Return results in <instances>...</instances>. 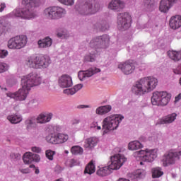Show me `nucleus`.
<instances>
[{
  "mask_svg": "<svg viewBox=\"0 0 181 181\" xmlns=\"http://www.w3.org/2000/svg\"><path fill=\"white\" fill-rule=\"evenodd\" d=\"M21 173L23 174H28L30 173V170L29 168H21L20 170Z\"/></svg>",
  "mask_w": 181,
  "mask_h": 181,
  "instance_id": "51",
  "label": "nucleus"
},
{
  "mask_svg": "<svg viewBox=\"0 0 181 181\" xmlns=\"http://www.w3.org/2000/svg\"><path fill=\"white\" fill-rule=\"evenodd\" d=\"M128 148L131 151L138 150L142 148V144L139 141H133L129 142Z\"/></svg>",
  "mask_w": 181,
  "mask_h": 181,
  "instance_id": "33",
  "label": "nucleus"
},
{
  "mask_svg": "<svg viewBox=\"0 0 181 181\" xmlns=\"http://www.w3.org/2000/svg\"><path fill=\"white\" fill-rule=\"evenodd\" d=\"M97 126H98V122H93L90 125V128L96 129Z\"/></svg>",
  "mask_w": 181,
  "mask_h": 181,
  "instance_id": "57",
  "label": "nucleus"
},
{
  "mask_svg": "<svg viewBox=\"0 0 181 181\" xmlns=\"http://www.w3.org/2000/svg\"><path fill=\"white\" fill-rule=\"evenodd\" d=\"M101 70L98 68H90L88 70L84 71H79L78 74V77H79L80 80H83L86 77H90L93 76L96 73L100 72Z\"/></svg>",
  "mask_w": 181,
  "mask_h": 181,
  "instance_id": "20",
  "label": "nucleus"
},
{
  "mask_svg": "<svg viewBox=\"0 0 181 181\" xmlns=\"http://www.w3.org/2000/svg\"><path fill=\"white\" fill-rule=\"evenodd\" d=\"M8 66L6 64L0 62V73H3L8 69Z\"/></svg>",
  "mask_w": 181,
  "mask_h": 181,
  "instance_id": "43",
  "label": "nucleus"
},
{
  "mask_svg": "<svg viewBox=\"0 0 181 181\" xmlns=\"http://www.w3.org/2000/svg\"><path fill=\"white\" fill-rule=\"evenodd\" d=\"M7 119L13 124L20 123L22 121V117L18 115H11L7 117Z\"/></svg>",
  "mask_w": 181,
  "mask_h": 181,
  "instance_id": "32",
  "label": "nucleus"
},
{
  "mask_svg": "<svg viewBox=\"0 0 181 181\" xmlns=\"http://www.w3.org/2000/svg\"><path fill=\"white\" fill-rule=\"evenodd\" d=\"M10 157L12 160H19L21 159V155L18 153H11Z\"/></svg>",
  "mask_w": 181,
  "mask_h": 181,
  "instance_id": "41",
  "label": "nucleus"
},
{
  "mask_svg": "<svg viewBox=\"0 0 181 181\" xmlns=\"http://www.w3.org/2000/svg\"><path fill=\"white\" fill-rule=\"evenodd\" d=\"M23 8L16 10L15 15L23 19H32L37 16L35 8L40 5V0H22Z\"/></svg>",
  "mask_w": 181,
  "mask_h": 181,
  "instance_id": "2",
  "label": "nucleus"
},
{
  "mask_svg": "<svg viewBox=\"0 0 181 181\" xmlns=\"http://www.w3.org/2000/svg\"><path fill=\"white\" fill-rule=\"evenodd\" d=\"M139 157L141 158V160L144 162L152 163L158 157L157 149H146L139 151Z\"/></svg>",
  "mask_w": 181,
  "mask_h": 181,
  "instance_id": "14",
  "label": "nucleus"
},
{
  "mask_svg": "<svg viewBox=\"0 0 181 181\" xmlns=\"http://www.w3.org/2000/svg\"><path fill=\"white\" fill-rule=\"evenodd\" d=\"M127 160V158L121 154H115L110 157L107 165L111 170H119Z\"/></svg>",
  "mask_w": 181,
  "mask_h": 181,
  "instance_id": "10",
  "label": "nucleus"
},
{
  "mask_svg": "<svg viewBox=\"0 0 181 181\" xmlns=\"http://www.w3.org/2000/svg\"><path fill=\"white\" fill-rule=\"evenodd\" d=\"M37 124V119H35V117H30L27 119L25 122L28 130L31 129L32 128H35Z\"/></svg>",
  "mask_w": 181,
  "mask_h": 181,
  "instance_id": "30",
  "label": "nucleus"
},
{
  "mask_svg": "<svg viewBox=\"0 0 181 181\" xmlns=\"http://www.w3.org/2000/svg\"><path fill=\"white\" fill-rule=\"evenodd\" d=\"M181 157V151H169L163 156V165L164 167L175 165L176 161L179 160Z\"/></svg>",
  "mask_w": 181,
  "mask_h": 181,
  "instance_id": "11",
  "label": "nucleus"
},
{
  "mask_svg": "<svg viewBox=\"0 0 181 181\" xmlns=\"http://www.w3.org/2000/svg\"><path fill=\"white\" fill-rule=\"evenodd\" d=\"M52 118L53 114L52 112L41 113L36 118V121L37 124H45L49 122Z\"/></svg>",
  "mask_w": 181,
  "mask_h": 181,
  "instance_id": "22",
  "label": "nucleus"
},
{
  "mask_svg": "<svg viewBox=\"0 0 181 181\" xmlns=\"http://www.w3.org/2000/svg\"><path fill=\"white\" fill-rule=\"evenodd\" d=\"M32 151L37 153H40L41 152V148L37 146H33L32 147Z\"/></svg>",
  "mask_w": 181,
  "mask_h": 181,
  "instance_id": "50",
  "label": "nucleus"
},
{
  "mask_svg": "<svg viewBox=\"0 0 181 181\" xmlns=\"http://www.w3.org/2000/svg\"><path fill=\"white\" fill-rule=\"evenodd\" d=\"M100 9V4L95 0H86L82 6L78 8V12L81 15H93Z\"/></svg>",
  "mask_w": 181,
  "mask_h": 181,
  "instance_id": "7",
  "label": "nucleus"
},
{
  "mask_svg": "<svg viewBox=\"0 0 181 181\" xmlns=\"http://www.w3.org/2000/svg\"><path fill=\"white\" fill-rule=\"evenodd\" d=\"M170 98L171 94L167 91H155L151 97V104L154 106H166Z\"/></svg>",
  "mask_w": 181,
  "mask_h": 181,
  "instance_id": "8",
  "label": "nucleus"
},
{
  "mask_svg": "<svg viewBox=\"0 0 181 181\" xmlns=\"http://www.w3.org/2000/svg\"><path fill=\"white\" fill-rule=\"evenodd\" d=\"M35 102H36L35 100H33L31 101V103H32V104H34Z\"/></svg>",
  "mask_w": 181,
  "mask_h": 181,
  "instance_id": "63",
  "label": "nucleus"
},
{
  "mask_svg": "<svg viewBox=\"0 0 181 181\" xmlns=\"http://www.w3.org/2000/svg\"><path fill=\"white\" fill-rule=\"evenodd\" d=\"M80 122L81 120L79 119H73L72 120H71V124H72V126L77 125L80 124Z\"/></svg>",
  "mask_w": 181,
  "mask_h": 181,
  "instance_id": "46",
  "label": "nucleus"
},
{
  "mask_svg": "<svg viewBox=\"0 0 181 181\" xmlns=\"http://www.w3.org/2000/svg\"><path fill=\"white\" fill-rule=\"evenodd\" d=\"M51 60L49 57L42 55L31 56L26 59L25 64L30 68L45 69L49 66Z\"/></svg>",
  "mask_w": 181,
  "mask_h": 181,
  "instance_id": "5",
  "label": "nucleus"
},
{
  "mask_svg": "<svg viewBox=\"0 0 181 181\" xmlns=\"http://www.w3.org/2000/svg\"><path fill=\"white\" fill-rule=\"evenodd\" d=\"M7 54L8 52L6 50H0V58H4Z\"/></svg>",
  "mask_w": 181,
  "mask_h": 181,
  "instance_id": "49",
  "label": "nucleus"
},
{
  "mask_svg": "<svg viewBox=\"0 0 181 181\" xmlns=\"http://www.w3.org/2000/svg\"><path fill=\"white\" fill-rule=\"evenodd\" d=\"M95 28L100 31H106L110 28L109 24L107 21H101L95 25Z\"/></svg>",
  "mask_w": 181,
  "mask_h": 181,
  "instance_id": "35",
  "label": "nucleus"
},
{
  "mask_svg": "<svg viewBox=\"0 0 181 181\" xmlns=\"http://www.w3.org/2000/svg\"><path fill=\"white\" fill-rule=\"evenodd\" d=\"M86 108H90V105H78V109H86Z\"/></svg>",
  "mask_w": 181,
  "mask_h": 181,
  "instance_id": "53",
  "label": "nucleus"
},
{
  "mask_svg": "<svg viewBox=\"0 0 181 181\" xmlns=\"http://www.w3.org/2000/svg\"><path fill=\"white\" fill-rule=\"evenodd\" d=\"M169 57L175 62H178L181 59V51H169L168 52Z\"/></svg>",
  "mask_w": 181,
  "mask_h": 181,
  "instance_id": "31",
  "label": "nucleus"
},
{
  "mask_svg": "<svg viewBox=\"0 0 181 181\" xmlns=\"http://www.w3.org/2000/svg\"><path fill=\"white\" fill-rule=\"evenodd\" d=\"M98 139L96 137H90L85 140L83 146L86 148H92L98 144Z\"/></svg>",
  "mask_w": 181,
  "mask_h": 181,
  "instance_id": "24",
  "label": "nucleus"
},
{
  "mask_svg": "<svg viewBox=\"0 0 181 181\" xmlns=\"http://www.w3.org/2000/svg\"><path fill=\"white\" fill-rule=\"evenodd\" d=\"M181 100V93L177 95L175 98V104L177 103Z\"/></svg>",
  "mask_w": 181,
  "mask_h": 181,
  "instance_id": "54",
  "label": "nucleus"
},
{
  "mask_svg": "<svg viewBox=\"0 0 181 181\" xmlns=\"http://www.w3.org/2000/svg\"><path fill=\"white\" fill-rule=\"evenodd\" d=\"M7 25L5 17H1L0 20V35L5 31Z\"/></svg>",
  "mask_w": 181,
  "mask_h": 181,
  "instance_id": "39",
  "label": "nucleus"
},
{
  "mask_svg": "<svg viewBox=\"0 0 181 181\" xmlns=\"http://www.w3.org/2000/svg\"><path fill=\"white\" fill-rule=\"evenodd\" d=\"M57 144H62L69 140V135L64 133H57Z\"/></svg>",
  "mask_w": 181,
  "mask_h": 181,
  "instance_id": "28",
  "label": "nucleus"
},
{
  "mask_svg": "<svg viewBox=\"0 0 181 181\" xmlns=\"http://www.w3.org/2000/svg\"><path fill=\"white\" fill-rule=\"evenodd\" d=\"M41 81L42 78L40 75L35 72H32L22 78V88L19 89L18 91H30L32 87L39 86Z\"/></svg>",
  "mask_w": 181,
  "mask_h": 181,
  "instance_id": "4",
  "label": "nucleus"
},
{
  "mask_svg": "<svg viewBox=\"0 0 181 181\" xmlns=\"http://www.w3.org/2000/svg\"><path fill=\"white\" fill-rule=\"evenodd\" d=\"M158 86V79L152 77L147 76L141 78L139 81L132 86V91H153Z\"/></svg>",
  "mask_w": 181,
  "mask_h": 181,
  "instance_id": "3",
  "label": "nucleus"
},
{
  "mask_svg": "<svg viewBox=\"0 0 181 181\" xmlns=\"http://www.w3.org/2000/svg\"><path fill=\"white\" fill-rule=\"evenodd\" d=\"M108 8L111 10L121 11L125 8V2L122 0H111L108 4Z\"/></svg>",
  "mask_w": 181,
  "mask_h": 181,
  "instance_id": "18",
  "label": "nucleus"
},
{
  "mask_svg": "<svg viewBox=\"0 0 181 181\" xmlns=\"http://www.w3.org/2000/svg\"><path fill=\"white\" fill-rule=\"evenodd\" d=\"M112 109V107L110 105L100 106L96 109L95 113L96 115H104L110 112Z\"/></svg>",
  "mask_w": 181,
  "mask_h": 181,
  "instance_id": "25",
  "label": "nucleus"
},
{
  "mask_svg": "<svg viewBox=\"0 0 181 181\" xmlns=\"http://www.w3.org/2000/svg\"><path fill=\"white\" fill-rule=\"evenodd\" d=\"M95 172V165L93 163V160H90L87 165H86L84 169V173L92 175Z\"/></svg>",
  "mask_w": 181,
  "mask_h": 181,
  "instance_id": "29",
  "label": "nucleus"
},
{
  "mask_svg": "<svg viewBox=\"0 0 181 181\" xmlns=\"http://www.w3.org/2000/svg\"><path fill=\"white\" fill-rule=\"evenodd\" d=\"M0 12L1 13V12H3L4 11V9L6 8V4H5V3H1V4H0Z\"/></svg>",
  "mask_w": 181,
  "mask_h": 181,
  "instance_id": "56",
  "label": "nucleus"
},
{
  "mask_svg": "<svg viewBox=\"0 0 181 181\" xmlns=\"http://www.w3.org/2000/svg\"><path fill=\"white\" fill-rule=\"evenodd\" d=\"M163 175V171L160 167H156V168L152 169V177L153 178L160 177Z\"/></svg>",
  "mask_w": 181,
  "mask_h": 181,
  "instance_id": "36",
  "label": "nucleus"
},
{
  "mask_svg": "<svg viewBox=\"0 0 181 181\" xmlns=\"http://www.w3.org/2000/svg\"><path fill=\"white\" fill-rule=\"evenodd\" d=\"M58 1L66 6H72L74 4V0H58Z\"/></svg>",
  "mask_w": 181,
  "mask_h": 181,
  "instance_id": "42",
  "label": "nucleus"
},
{
  "mask_svg": "<svg viewBox=\"0 0 181 181\" xmlns=\"http://www.w3.org/2000/svg\"><path fill=\"white\" fill-rule=\"evenodd\" d=\"M76 165H77V160L74 158L71 159V160H69V167L72 168Z\"/></svg>",
  "mask_w": 181,
  "mask_h": 181,
  "instance_id": "45",
  "label": "nucleus"
},
{
  "mask_svg": "<svg viewBox=\"0 0 181 181\" xmlns=\"http://www.w3.org/2000/svg\"><path fill=\"white\" fill-rule=\"evenodd\" d=\"M118 181H129V180L127 179L120 178L118 180Z\"/></svg>",
  "mask_w": 181,
  "mask_h": 181,
  "instance_id": "59",
  "label": "nucleus"
},
{
  "mask_svg": "<svg viewBox=\"0 0 181 181\" xmlns=\"http://www.w3.org/2000/svg\"><path fill=\"white\" fill-rule=\"evenodd\" d=\"M52 40L49 37H46L45 39L42 40H39L38 45L40 47L42 48H47L49 47L52 45Z\"/></svg>",
  "mask_w": 181,
  "mask_h": 181,
  "instance_id": "34",
  "label": "nucleus"
},
{
  "mask_svg": "<svg viewBox=\"0 0 181 181\" xmlns=\"http://www.w3.org/2000/svg\"><path fill=\"white\" fill-rule=\"evenodd\" d=\"M118 69H119L124 74L129 75L134 71L136 66L132 61L129 60L119 64L118 65Z\"/></svg>",
  "mask_w": 181,
  "mask_h": 181,
  "instance_id": "15",
  "label": "nucleus"
},
{
  "mask_svg": "<svg viewBox=\"0 0 181 181\" xmlns=\"http://www.w3.org/2000/svg\"><path fill=\"white\" fill-rule=\"evenodd\" d=\"M55 153H56V151H53V150H51V149H47L45 151L46 157L49 160H54V156L55 155Z\"/></svg>",
  "mask_w": 181,
  "mask_h": 181,
  "instance_id": "40",
  "label": "nucleus"
},
{
  "mask_svg": "<svg viewBox=\"0 0 181 181\" xmlns=\"http://www.w3.org/2000/svg\"><path fill=\"white\" fill-rule=\"evenodd\" d=\"M153 4V0H144L145 6H151Z\"/></svg>",
  "mask_w": 181,
  "mask_h": 181,
  "instance_id": "48",
  "label": "nucleus"
},
{
  "mask_svg": "<svg viewBox=\"0 0 181 181\" xmlns=\"http://www.w3.org/2000/svg\"><path fill=\"white\" fill-rule=\"evenodd\" d=\"M63 34L62 33H58L57 34V36L59 37H63Z\"/></svg>",
  "mask_w": 181,
  "mask_h": 181,
  "instance_id": "60",
  "label": "nucleus"
},
{
  "mask_svg": "<svg viewBox=\"0 0 181 181\" xmlns=\"http://www.w3.org/2000/svg\"><path fill=\"white\" fill-rule=\"evenodd\" d=\"M56 181H64V180L61 178V179L57 180Z\"/></svg>",
  "mask_w": 181,
  "mask_h": 181,
  "instance_id": "64",
  "label": "nucleus"
},
{
  "mask_svg": "<svg viewBox=\"0 0 181 181\" xmlns=\"http://www.w3.org/2000/svg\"><path fill=\"white\" fill-rule=\"evenodd\" d=\"M111 168H110L109 165L107 167H101L98 168L96 171V175L99 177H106L111 174Z\"/></svg>",
  "mask_w": 181,
  "mask_h": 181,
  "instance_id": "26",
  "label": "nucleus"
},
{
  "mask_svg": "<svg viewBox=\"0 0 181 181\" xmlns=\"http://www.w3.org/2000/svg\"><path fill=\"white\" fill-rule=\"evenodd\" d=\"M71 153L74 155H81L83 153V149L79 146H74L71 148Z\"/></svg>",
  "mask_w": 181,
  "mask_h": 181,
  "instance_id": "37",
  "label": "nucleus"
},
{
  "mask_svg": "<svg viewBox=\"0 0 181 181\" xmlns=\"http://www.w3.org/2000/svg\"><path fill=\"white\" fill-rule=\"evenodd\" d=\"M96 129L97 130H100L101 129V127L98 126V124L96 126Z\"/></svg>",
  "mask_w": 181,
  "mask_h": 181,
  "instance_id": "61",
  "label": "nucleus"
},
{
  "mask_svg": "<svg viewBox=\"0 0 181 181\" xmlns=\"http://www.w3.org/2000/svg\"><path fill=\"white\" fill-rule=\"evenodd\" d=\"M64 94H65V95H74L76 91H64Z\"/></svg>",
  "mask_w": 181,
  "mask_h": 181,
  "instance_id": "52",
  "label": "nucleus"
},
{
  "mask_svg": "<svg viewBox=\"0 0 181 181\" xmlns=\"http://www.w3.org/2000/svg\"><path fill=\"white\" fill-rule=\"evenodd\" d=\"M30 168H35V166L34 165V164H31L30 165Z\"/></svg>",
  "mask_w": 181,
  "mask_h": 181,
  "instance_id": "62",
  "label": "nucleus"
},
{
  "mask_svg": "<svg viewBox=\"0 0 181 181\" xmlns=\"http://www.w3.org/2000/svg\"><path fill=\"white\" fill-rule=\"evenodd\" d=\"M27 42V37L22 35L10 39L8 42L7 46L11 49H21L26 45Z\"/></svg>",
  "mask_w": 181,
  "mask_h": 181,
  "instance_id": "9",
  "label": "nucleus"
},
{
  "mask_svg": "<svg viewBox=\"0 0 181 181\" xmlns=\"http://www.w3.org/2000/svg\"><path fill=\"white\" fill-rule=\"evenodd\" d=\"M124 119V117L119 115H113L105 117L103 121V133L114 131L119 127V124Z\"/></svg>",
  "mask_w": 181,
  "mask_h": 181,
  "instance_id": "6",
  "label": "nucleus"
},
{
  "mask_svg": "<svg viewBox=\"0 0 181 181\" xmlns=\"http://www.w3.org/2000/svg\"><path fill=\"white\" fill-rule=\"evenodd\" d=\"M176 0H161L159 6V11L166 13L170 9V5Z\"/></svg>",
  "mask_w": 181,
  "mask_h": 181,
  "instance_id": "23",
  "label": "nucleus"
},
{
  "mask_svg": "<svg viewBox=\"0 0 181 181\" xmlns=\"http://www.w3.org/2000/svg\"><path fill=\"white\" fill-rule=\"evenodd\" d=\"M23 160L25 164H30L33 161L39 162L40 160V156L32 152H26L23 156Z\"/></svg>",
  "mask_w": 181,
  "mask_h": 181,
  "instance_id": "17",
  "label": "nucleus"
},
{
  "mask_svg": "<svg viewBox=\"0 0 181 181\" xmlns=\"http://www.w3.org/2000/svg\"><path fill=\"white\" fill-rule=\"evenodd\" d=\"M132 17L129 13H120L117 16V28L124 31L131 27Z\"/></svg>",
  "mask_w": 181,
  "mask_h": 181,
  "instance_id": "12",
  "label": "nucleus"
},
{
  "mask_svg": "<svg viewBox=\"0 0 181 181\" xmlns=\"http://www.w3.org/2000/svg\"><path fill=\"white\" fill-rule=\"evenodd\" d=\"M110 38L108 35H104L102 36L93 38L89 44L90 49V55H87L84 57V61L93 62L95 61V55L98 52V49H107L110 45Z\"/></svg>",
  "mask_w": 181,
  "mask_h": 181,
  "instance_id": "1",
  "label": "nucleus"
},
{
  "mask_svg": "<svg viewBox=\"0 0 181 181\" xmlns=\"http://www.w3.org/2000/svg\"><path fill=\"white\" fill-rule=\"evenodd\" d=\"M58 83L59 87L62 88H69V87H71L73 84L71 77L67 74H64L60 76Z\"/></svg>",
  "mask_w": 181,
  "mask_h": 181,
  "instance_id": "16",
  "label": "nucleus"
},
{
  "mask_svg": "<svg viewBox=\"0 0 181 181\" xmlns=\"http://www.w3.org/2000/svg\"><path fill=\"white\" fill-rule=\"evenodd\" d=\"M176 117H177V114L173 113L171 115H168L165 118L160 119V124H171L175 120Z\"/></svg>",
  "mask_w": 181,
  "mask_h": 181,
  "instance_id": "27",
  "label": "nucleus"
},
{
  "mask_svg": "<svg viewBox=\"0 0 181 181\" xmlns=\"http://www.w3.org/2000/svg\"><path fill=\"white\" fill-rule=\"evenodd\" d=\"M66 14V10L62 7H49L45 10V15L48 19H59Z\"/></svg>",
  "mask_w": 181,
  "mask_h": 181,
  "instance_id": "13",
  "label": "nucleus"
},
{
  "mask_svg": "<svg viewBox=\"0 0 181 181\" xmlns=\"http://www.w3.org/2000/svg\"><path fill=\"white\" fill-rule=\"evenodd\" d=\"M35 174L38 175L40 173V170H38V168H35Z\"/></svg>",
  "mask_w": 181,
  "mask_h": 181,
  "instance_id": "58",
  "label": "nucleus"
},
{
  "mask_svg": "<svg viewBox=\"0 0 181 181\" xmlns=\"http://www.w3.org/2000/svg\"><path fill=\"white\" fill-rule=\"evenodd\" d=\"M173 72L175 74H181V64H180L176 69H174Z\"/></svg>",
  "mask_w": 181,
  "mask_h": 181,
  "instance_id": "47",
  "label": "nucleus"
},
{
  "mask_svg": "<svg viewBox=\"0 0 181 181\" xmlns=\"http://www.w3.org/2000/svg\"><path fill=\"white\" fill-rule=\"evenodd\" d=\"M81 88H83L82 84L75 85V86H74V88L71 89V91H79V90H81Z\"/></svg>",
  "mask_w": 181,
  "mask_h": 181,
  "instance_id": "44",
  "label": "nucleus"
},
{
  "mask_svg": "<svg viewBox=\"0 0 181 181\" xmlns=\"http://www.w3.org/2000/svg\"><path fill=\"white\" fill-rule=\"evenodd\" d=\"M136 177H142V170H137Z\"/></svg>",
  "mask_w": 181,
  "mask_h": 181,
  "instance_id": "55",
  "label": "nucleus"
},
{
  "mask_svg": "<svg viewBox=\"0 0 181 181\" xmlns=\"http://www.w3.org/2000/svg\"><path fill=\"white\" fill-rule=\"evenodd\" d=\"M169 26L173 30H177L181 28V16H173L169 20Z\"/></svg>",
  "mask_w": 181,
  "mask_h": 181,
  "instance_id": "21",
  "label": "nucleus"
},
{
  "mask_svg": "<svg viewBox=\"0 0 181 181\" xmlns=\"http://www.w3.org/2000/svg\"><path fill=\"white\" fill-rule=\"evenodd\" d=\"M46 140L49 144H57V134H49L46 136Z\"/></svg>",
  "mask_w": 181,
  "mask_h": 181,
  "instance_id": "38",
  "label": "nucleus"
},
{
  "mask_svg": "<svg viewBox=\"0 0 181 181\" xmlns=\"http://www.w3.org/2000/svg\"><path fill=\"white\" fill-rule=\"evenodd\" d=\"M28 92L25 91H17V92H8L6 93L7 97H10V98H14L15 100L23 101L25 100Z\"/></svg>",
  "mask_w": 181,
  "mask_h": 181,
  "instance_id": "19",
  "label": "nucleus"
}]
</instances>
